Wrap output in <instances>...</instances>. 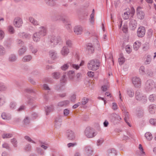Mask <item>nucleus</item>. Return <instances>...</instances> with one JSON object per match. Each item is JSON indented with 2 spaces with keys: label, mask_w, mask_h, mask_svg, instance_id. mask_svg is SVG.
Instances as JSON below:
<instances>
[{
  "label": "nucleus",
  "mask_w": 156,
  "mask_h": 156,
  "mask_svg": "<svg viewBox=\"0 0 156 156\" xmlns=\"http://www.w3.org/2000/svg\"><path fill=\"white\" fill-rule=\"evenodd\" d=\"M136 13L137 17L139 19L142 20L144 18L145 16L144 12L142 11L141 8L140 7H137Z\"/></svg>",
  "instance_id": "9b49d317"
},
{
  "label": "nucleus",
  "mask_w": 156,
  "mask_h": 156,
  "mask_svg": "<svg viewBox=\"0 0 156 156\" xmlns=\"http://www.w3.org/2000/svg\"><path fill=\"white\" fill-rule=\"evenodd\" d=\"M65 15L62 14L58 15V16L59 20H62L64 23L66 28L68 30L69 32L71 31V26L68 21L65 19Z\"/></svg>",
  "instance_id": "423d86ee"
},
{
  "label": "nucleus",
  "mask_w": 156,
  "mask_h": 156,
  "mask_svg": "<svg viewBox=\"0 0 156 156\" xmlns=\"http://www.w3.org/2000/svg\"><path fill=\"white\" fill-rule=\"evenodd\" d=\"M100 64L101 63L98 60L92 59L88 62L87 64V67L90 70L95 71L99 68Z\"/></svg>",
  "instance_id": "f03ea898"
},
{
  "label": "nucleus",
  "mask_w": 156,
  "mask_h": 156,
  "mask_svg": "<svg viewBox=\"0 0 156 156\" xmlns=\"http://www.w3.org/2000/svg\"><path fill=\"white\" fill-rule=\"evenodd\" d=\"M129 26L130 28L132 30H134L136 27L137 23L136 20L131 18L129 19Z\"/></svg>",
  "instance_id": "dca6fc26"
},
{
  "label": "nucleus",
  "mask_w": 156,
  "mask_h": 156,
  "mask_svg": "<svg viewBox=\"0 0 156 156\" xmlns=\"http://www.w3.org/2000/svg\"><path fill=\"white\" fill-rule=\"evenodd\" d=\"M145 136L147 139L149 141L151 140L153 138L152 134L149 132H147L145 133Z\"/></svg>",
  "instance_id": "58836bf2"
},
{
  "label": "nucleus",
  "mask_w": 156,
  "mask_h": 156,
  "mask_svg": "<svg viewBox=\"0 0 156 156\" xmlns=\"http://www.w3.org/2000/svg\"><path fill=\"white\" fill-rule=\"evenodd\" d=\"M76 98V95L74 93L71 94L70 97V100L71 101L74 102L75 101Z\"/></svg>",
  "instance_id": "6e6d98bb"
},
{
  "label": "nucleus",
  "mask_w": 156,
  "mask_h": 156,
  "mask_svg": "<svg viewBox=\"0 0 156 156\" xmlns=\"http://www.w3.org/2000/svg\"><path fill=\"white\" fill-rule=\"evenodd\" d=\"M66 135L68 139L69 140H73L75 138L74 133L70 130H68L67 131Z\"/></svg>",
  "instance_id": "2eb2a0df"
},
{
  "label": "nucleus",
  "mask_w": 156,
  "mask_h": 156,
  "mask_svg": "<svg viewBox=\"0 0 156 156\" xmlns=\"http://www.w3.org/2000/svg\"><path fill=\"white\" fill-rule=\"evenodd\" d=\"M84 150L85 154L88 156L92 155L93 153V149L90 146H85Z\"/></svg>",
  "instance_id": "f8f14e48"
},
{
  "label": "nucleus",
  "mask_w": 156,
  "mask_h": 156,
  "mask_svg": "<svg viewBox=\"0 0 156 156\" xmlns=\"http://www.w3.org/2000/svg\"><path fill=\"white\" fill-rule=\"evenodd\" d=\"M86 45L87 49L88 51L90 53H93L94 51V48L92 44L90 43H88Z\"/></svg>",
  "instance_id": "bb28decb"
},
{
  "label": "nucleus",
  "mask_w": 156,
  "mask_h": 156,
  "mask_svg": "<svg viewBox=\"0 0 156 156\" xmlns=\"http://www.w3.org/2000/svg\"><path fill=\"white\" fill-rule=\"evenodd\" d=\"M123 32L126 33L127 31V24L125 23L123 25V27L122 29Z\"/></svg>",
  "instance_id": "0e129e2a"
},
{
  "label": "nucleus",
  "mask_w": 156,
  "mask_h": 156,
  "mask_svg": "<svg viewBox=\"0 0 156 156\" xmlns=\"http://www.w3.org/2000/svg\"><path fill=\"white\" fill-rule=\"evenodd\" d=\"M132 83L136 88H140L141 86V81L139 77L134 76L132 78Z\"/></svg>",
  "instance_id": "6e6552de"
},
{
  "label": "nucleus",
  "mask_w": 156,
  "mask_h": 156,
  "mask_svg": "<svg viewBox=\"0 0 156 156\" xmlns=\"http://www.w3.org/2000/svg\"><path fill=\"white\" fill-rule=\"evenodd\" d=\"M89 99L88 98L86 97L83 98L82 99V101L81 105H86Z\"/></svg>",
  "instance_id": "864d4df0"
},
{
  "label": "nucleus",
  "mask_w": 156,
  "mask_h": 156,
  "mask_svg": "<svg viewBox=\"0 0 156 156\" xmlns=\"http://www.w3.org/2000/svg\"><path fill=\"white\" fill-rule=\"evenodd\" d=\"M11 142L14 147H17V141L15 138H13L11 139Z\"/></svg>",
  "instance_id": "09e8293b"
},
{
  "label": "nucleus",
  "mask_w": 156,
  "mask_h": 156,
  "mask_svg": "<svg viewBox=\"0 0 156 156\" xmlns=\"http://www.w3.org/2000/svg\"><path fill=\"white\" fill-rule=\"evenodd\" d=\"M32 58L31 55H26L24 56L22 59V61L24 62H27L30 61Z\"/></svg>",
  "instance_id": "e433bc0d"
},
{
  "label": "nucleus",
  "mask_w": 156,
  "mask_h": 156,
  "mask_svg": "<svg viewBox=\"0 0 156 156\" xmlns=\"http://www.w3.org/2000/svg\"><path fill=\"white\" fill-rule=\"evenodd\" d=\"M17 60L16 56L14 54H12L10 55L8 58L9 61L11 62H15Z\"/></svg>",
  "instance_id": "a878e982"
},
{
  "label": "nucleus",
  "mask_w": 156,
  "mask_h": 156,
  "mask_svg": "<svg viewBox=\"0 0 156 156\" xmlns=\"http://www.w3.org/2000/svg\"><path fill=\"white\" fill-rule=\"evenodd\" d=\"M75 73L74 71L71 70L68 72V75L70 80H73L75 76Z\"/></svg>",
  "instance_id": "4c0bfd02"
},
{
  "label": "nucleus",
  "mask_w": 156,
  "mask_h": 156,
  "mask_svg": "<svg viewBox=\"0 0 156 156\" xmlns=\"http://www.w3.org/2000/svg\"><path fill=\"white\" fill-rule=\"evenodd\" d=\"M36 151L37 153L41 155H44L45 154V151L40 147H37Z\"/></svg>",
  "instance_id": "a19ab883"
},
{
  "label": "nucleus",
  "mask_w": 156,
  "mask_h": 156,
  "mask_svg": "<svg viewBox=\"0 0 156 156\" xmlns=\"http://www.w3.org/2000/svg\"><path fill=\"white\" fill-rule=\"evenodd\" d=\"M4 46L8 49L11 48L12 45V39L11 38H8L4 42Z\"/></svg>",
  "instance_id": "6ab92c4d"
},
{
  "label": "nucleus",
  "mask_w": 156,
  "mask_h": 156,
  "mask_svg": "<svg viewBox=\"0 0 156 156\" xmlns=\"http://www.w3.org/2000/svg\"><path fill=\"white\" fill-rule=\"evenodd\" d=\"M145 29L144 27L143 26L140 27L137 30V36L140 37H143L145 34Z\"/></svg>",
  "instance_id": "9d476101"
},
{
  "label": "nucleus",
  "mask_w": 156,
  "mask_h": 156,
  "mask_svg": "<svg viewBox=\"0 0 156 156\" xmlns=\"http://www.w3.org/2000/svg\"><path fill=\"white\" fill-rule=\"evenodd\" d=\"M97 133L91 128H87L85 131V134L88 138H91L94 137L97 135Z\"/></svg>",
  "instance_id": "0eeeda50"
},
{
  "label": "nucleus",
  "mask_w": 156,
  "mask_h": 156,
  "mask_svg": "<svg viewBox=\"0 0 156 156\" xmlns=\"http://www.w3.org/2000/svg\"><path fill=\"white\" fill-rule=\"evenodd\" d=\"M130 14V11H128L124 12L122 15V16L124 20H127L129 17V15Z\"/></svg>",
  "instance_id": "37998d69"
},
{
  "label": "nucleus",
  "mask_w": 156,
  "mask_h": 156,
  "mask_svg": "<svg viewBox=\"0 0 156 156\" xmlns=\"http://www.w3.org/2000/svg\"><path fill=\"white\" fill-rule=\"evenodd\" d=\"M1 117L3 119L5 120H10L12 118V116L10 114L5 112L1 114Z\"/></svg>",
  "instance_id": "a211bd4d"
},
{
  "label": "nucleus",
  "mask_w": 156,
  "mask_h": 156,
  "mask_svg": "<svg viewBox=\"0 0 156 156\" xmlns=\"http://www.w3.org/2000/svg\"><path fill=\"white\" fill-rule=\"evenodd\" d=\"M63 86H62L61 84H57L55 86V89L58 91L62 90V87Z\"/></svg>",
  "instance_id": "774afa93"
},
{
  "label": "nucleus",
  "mask_w": 156,
  "mask_h": 156,
  "mask_svg": "<svg viewBox=\"0 0 156 156\" xmlns=\"http://www.w3.org/2000/svg\"><path fill=\"white\" fill-rule=\"evenodd\" d=\"M137 115L139 117H141L143 116V111L142 109L137 110L136 112Z\"/></svg>",
  "instance_id": "603ef678"
},
{
  "label": "nucleus",
  "mask_w": 156,
  "mask_h": 156,
  "mask_svg": "<svg viewBox=\"0 0 156 156\" xmlns=\"http://www.w3.org/2000/svg\"><path fill=\"white\" fill-rule=\"evenodd\" d=\"M141 45V42L139 41H137L135 42L133 44V48L134 49L135 51H137Z\"/></svg>",
  "instance_id": "c85d7f7f"
},
{
  "label": "nucleus",
  "mask_w": 156,
  "mask_h": 156,
  "mask_svg": "<svg viewBox=\"0 0 156 156\" xmlns=\"http://www.w3.org/2000/svg\"><path fill=\"white\" fill-rule=\"evenodd\" d=\"M40 146L44 150H46L49 147L48 144L45 142H41L40 143Z\"/></svg>",
  "instance_id": "c756f323"
},
{
  "label": "nucleus",
  "mask_w": 156,
  "mask_h": 156,
  "mask_svg": "<svg viewBox=\"0 0 156 156\" xmlns=\"http://www.w3.org/2000/svg\"><path fill=\"white\" fill-rule=\"evenodd\" d=\"M152 61L151 56L150 55H147L145 58L144 63L145 65H147L150 64Z\"/></svg>",
  "instance_id": "5701e85b"
},
{
  "label": "nucleus",
  "mask_w": 156,
  "mask_h": 156,
  "mask_svg": "<svg viewBox=\"0 0 156 156\" xmlns=\"http://www.w3.org/2000/svg\"><path fill=\"white\" fill-rule=\"evenodd\" d=\"M67 81L66 78V76L64 75L62 76L61 79L60 80V83L62 86H64L66 83Z\"/></svg>",
  "instance_id": "79ce46f5"
},
{
  "label": "nucleus",
  "mask_w": 156,
  "mask_h": 156,
  "mask_svg": "<svg viewBox=\"0 0 156 156\" xmlns=\"http://www.w3.org/2000/svg\"><path fill=\"white\" fill-rule=\"evenodd\" d=\"M12 134L11 133H4L2 135V137L3 139L8 138L11 137Z\"/></svg>",
  "instance_id": "5fc2aeb1"
},
{
  "label": "nucleus",
  "mask_w": 156,
  "mask_h": 156,
  "mask_svg": "<svg viewBox=\"0 0 156 156\" xmlns=\"http://www.w3.org/2000/svg\"><path fill=\"white\" fill-rule=\"evenodd\" d=\"M6 87L5 85L2 83H0V90L3 91L5 90Z\"/></svg>",
  "instance_id": "bf43d9fd"
},
{
  "label": "nucleus",
  "mask_w": 156,
  "mask_h": 156,
  "mask_svg": "<svg viewBox=\"0 0 156 156\" xmlns=\"http://www.w3.org/2000/svg\"><path fill=\"white\" fill-rule=\"evenodd\" d=\"M155 87V82L152 80H148L146 82L144 89L145 92L150 93L153 91Z\"/></svg>",
  "instance_id": "7ed1b4c3"
},
{
  "label": "nucleus",
  "mask_w": 156,
  "mask_h": 156,
  "mask_svg": "<svg viewBox=\"0 0 156 156\" xmlns=\"http://www.w3.org/2000/svg\"><path fill=\"white\" fill-rule=\"evenodd\" d=\"M69 63L64 64L61 67V69L64 71L67 70L69 67Z\"/></svg>",
  "instance_id": "13d9d810"
},
{
  "label": "nucleus",
  "mask_w": 156,
  "mask_h": 156,
  "mask_svg": "<svg viewBox=\"0 0 156 156\" xmlns=\"http://www.w3.org/2000/svg\"><path fill=\"white\" fill-rule=\"evenodd\" d=\"M127 95L130 98L133 97L134 95V93L133 89L131 88H129L126 90Z\"/></svg>",
  "instance_id": "4be33fe9"
},
{
  "label": "nucleus",
  "mask_w": 156,
  "mask_h": 156,
  "mask_svg": "<svg viewBox=\"0 0 156 156\" xmlns=\"http://www.w3.org/2000/svg\"><path fill=\"white\" fill-rule=\"evenodd\" d=\"M145 69L144 66H141L140 68L139 72L140 74L144 75L146 74V72H145Z\"/></svg>",
  "instance_id": "a18cd8bd"
},
{
  "label": "nucleus",
  "mask_w": 156,
  "mask_h": 156,
  "mask_svg": "<svg viewBox=\"0 0 156 156\" xmlns=\"http://www.w3.org/2000/svg\"><path fill=\"white\" fill-rule=\"evenodd\" d=\"M135 99L143 104H146L147 101L146 96L143 94L139 90H137L135 92Z\"/></svg>",
  "instance_id": "20e7f679"
},
{
  "label": "nucleus",
  "mask_w": 156,
  "mask_h": 156,
  "mask_svg": "<svg viewBox=\"0 0 156 156\" xmlns=\"http://www.w3.org/2000/svg\"><path fill=\"white\" fill-rule=\"evenodd\" d=\"M146 74H147L149 76H153V72L151 69H147L146 71Z\"/></svg>",
  "instance_id": "69168bd1"
},
{
  "label": "nucleus",
  "mask_w": 156,
  "mask_h": 156,
  "mask_svg": "<svg viewBox=\"0 0 156 156\" xmlns=\"http://www.w3.org/2000/svg\"><path fill=\"white\" fill-rule=\"evenodd\" d=\"M149 122L151 125L153 126H156V119H151L150 120Z\"/></svg>",
  "instance_id": "680f3d73"
},
{
  "label": "nucleus",
  "mask_w": 156,
  "mask_h": 156,
  "mask_svg": "<svg viewBox=\"0 0 156 156\" xmlns=\"http://www.w3.org/2000/svg\"><path fill=\"white\" fill-rule=\"evenodd\" d=\"M26 48L25 46H23L20 48L18 50V53L19 55H23L26 51Z\"/></svg>",
  "instance_id": "7c9ffc66"
},
{
  "label": "nucleus",
  "mask_w": 156,
  "mask_h": 156,
  "mask_svg": "<svg viewBox=\"0 0 156 156\" xmlns=\"http://www.w3.org/2000/svg\"><path fill=\"white\" fill-rule=\"evenodd\" d=\"M62 122V117L61 116H58L56 117L55 120V126L57 128H60Z\"/></svg>",
  "instance_id": "ddd939ff"
},
{
  "label": "nucleus",
  "mask_w": 156,
  "mask_h": 156,
  "mask_svg": "<svg viewBox=\"0 0 156 156\" xmlns=\"http://www.w3.org/2000/svg\"><path fill=\"white\" fill-rule=\"evenodd\" d=\"M29 47V49L32 52V53L35 55V54L38 51L37 48L36 47H34L31 45H30Z\"/></svg>",
  "instance_id": "ea45409f"
},
{
  "label": "nucleus",
  "mask_w": 156,
  "mask_h": 156,
  "mask_svg": "<svg viewBox=\"0 0 156 156\" xmlns=\"http://www.w3.org/2000/svg\"><path fill=\"white\" fill-rule=\"evenodd\" d=\"M149 48V43L147 42H145L143 45V49L144 50L146 51L148 50Z\"/></svg>",
  "instance_id": "e2e57ef3"
},
{
  "label": "nucleus",
  "mask_w": 156,
  "mask_h": 156,
  "mask_svg": "<svg viewBox=\"0 0 156 156\" xmlns=\"http://www.w3.org/2000/svg\"><path fill=\"white\" fill-rule=\"evenodd\" d=\"M30 22L34 26L39 25L38 22L33 18L30 17L29 18Z\"/></svg>",
  "instance_id": "c9c22d12"
},
{
  "label": "nucleus",
  "mask_w": 156,
  "mask_h": 156,
  "mask_svg": "<svg viewBox=\"0 0 156 156\" xmlns=\"http://www.w3.org/2000/svg\"><path fill=\"white\" fill-rule=\"evenodd\" d=\"M69 100H64L60 101L58 103V106L59 107H65L69 103Z\"/></svg>",
  "instance_id": "393cba45"
},
{
  "label": "nucleus",
  "mask_w": 156,
  "mask_h": 156,
  "mask_svg": "<svg viewBox=\"0 0 156 156\" xmlns=\"http://www.w3.org/2000/svg\"><path fill=\"white\" fill-rule=\"evenodd\" d=\"M48 28L45 26H41L38 27V30L34 33L33 35V39L35 42H39L41 38L46 36L48 34Z\"/></svg>",
  "instance_id": "f257e3e1"
},
{
  "label": "nucleus",
  "mask_w": 156,
  "mask_h": 156,
  "mask_svg": "<svg viewBox=\"0 0 156 156\" xmlns=\"http://www.w3.org/2000/svg\"><path fill=\"white\" fill-rule=\"evenodd\" d=\"M148 109L151 114H154L155 113V110L156 109V105L153 104L149 105L148 107Z\"/></svg>",
  "instance_id": "412c9836"
},
{
  "label": "nucleus",
  "mask_w": 156,
  "mask_h": 156,
  "mask_svg": "<svg viewBox=\"0 0 156 156\" xmlns=\"http://www.w3.org/2000/svg\"><path fill=\"white\" fill-rule=\"evenodd\" d=\"M50 56L53 59H54L56 58L57 53L54 50H51L49 52Z\"/></svg>",
  "instance_id": "473e14b6"
},
{
  "label": "nucleus",
  "mask_w": 156,
  "mask_h": 156,
  "mask_svg": "<svg viewBox=\"0 0 156 156\" xmlns=\"http://www.w3.org/2000/svg\"><path fill=\"white\" fill-rule=\"evenodd\" d=\"M60 73L59 72H55L52 74L53 77L55 79H58L59 78Z\"/></svg>",
  "instance_id": "3c124183"
},
{
  "label": "nucleus",
  "mask_w": 156,
  "mask_h": 156,
  "mask_svg": "<svg viewBox=\"0 0 156 156\" xmlns=\"http://www.w3.org/2000/svg\"><path fill=\"white\" fill-rule=\"evenodd\" d=\"M17 104L14 101L11 102L9 104V106L10 109L12 110L16 108Z\"/></svg>",
  "instance_id": "49530a36"
},
{
  "label": "nucleus",
  "mask_w": 156,
  "mask_h": 156,
  "mask_svg": "<svg viewBox=\"0 0 156 156\" xmlns=\"http://www.w3.org/2000/svg\"><path fill=\"white\" fill-rule=\"evenodd\" d=\"M66 44L67 47L69 48H72L73 45V43L72 41L69 39L67 40L66 41Z\"/></svg>",
  "instance_id": "8fccbe9b"
},
{
  "label": "nucleus",
  "mask_w": 156,
  "mask_h": 156,
  "mask_svg": "<svg viewBox=\"0 0 156 156\" xmlns=\"http://www.w3.org/2000/svg\"><path fill=\"white\" fill-rule=\"evenodd\" d=\"M18 36L23 39H29L31 37L30 34L29 33L24 32H20L18 34Z\"/></svg>",
  "instance_id": "4468645a"
},
{
  "label": "nucleus",
  "mask_w": 156,
  "mask_h": 156,
  "mask_svg": "<svg viewBox=\"0 0 156 156\" xmlns=\"http://www.w3.org/2000/svg\"><path fill=\"white\" fill-rule=\"evenodd\" d=\"M61 55L64 56H67L69 52V50L66 46H63L60 51Z\"/></svg>",
  "instance_id": "f3484780"
},
{
  "label": "nucleus",
  "mask_w": 156,
  "mask_h": 156,
  "mask_svg": "<svg viewBox=\"0 0 156 156\" xmlns=\"http://www.w3.org/2000/svg\"><path fill=\"white\" fill-rule=\"evenodd\" d=\"M116 151L114 149H110L108 150V156H116Z\"/></svg>",
  "instance_id": "b1692460"
},
{
  "label": "nucleus",
  "mask_w": 156,
  "mask_h": 156,
  "mask_svg": "<svg viewBox=\"0 0 156 156\" xmlns=\"http://www.w3.org/2000/svg\"><path fill=\"white\" fill-rule=\"evenodd\" d=\"M45 112H46V115H48L49 113L52 111L54 109L53 106L52 105H51L50 106H47L45 108Z\"/></svg>",
  "instance_id": "2f4dec72"
},
{
  "label": "nucleus",
  "mask_w": 156,
  "mask_h": 156,
  "mask_svg": "<svg viewBox=\"0 0 156 156\" xmlns=\"http://www.w3.org/2000/svg\"><path fill=\"white\" fill-rule=\"evenodd\" d=\"M5 48L2 45H0V56H2L5 55Z\"/></svg>",
  "instance_id": "de8ad7c7"
},
{
  "label": "nucleus",
  "mask_w": 156,
  "mask_h": 156,
  "mask_svg": "<svg viewBox=\"0 0 156 156\" xmlns=\"http://www.w3.org/2000/svg\"><path fill=\"white\" fill-rule=\"evenodd\" d=\"M23 23L22 19L19 17L16 18L13 21L14 25L17 27H20Z\"/></svg>",
  "instance_id": "1a4fd4ad"
},
{
  "label": "nucleus",
  "mask_w": 156,
  "mask_h": 156,
  "mask_svg": "<svg viewBox=\"0 0 156 156\" xmlns=\"http://www.w3.org/2000/svg\"><path fill=\"white\" fill-rule=\"evenodd\" d=\"M61 41L62 39L60 37L51 35L49 37V43L51 47H54Z\"/></svg>",
  "instance_id": "39448f33"
},
{
  "label": "nucleus",
  "mask_w": 156,
  "mask_h": 156,
  "mask_svg": "<svg viewBox=\"0 0 156 156\" xmlns=\"http://www.w3.org/2000/svg\"><path fill=\"white\" fill-rule=\"evenodd\" d=\"M5 103V98L4 96H0V106L3 105Z\"/></svg>",
  "instance_id": "4d7b16f0"
},
{
  "label": "nucleus",
  "mask_w": 156,
  "mask_h": 156,
  "mask_svg": "<svg viewBox=\"0 0 156 156\" xmlns=\"http://www.w3.org/2000/svg\"><path fill=\"white\" fill-rule=\"evenodd\" d=\"M82 27L79 26H76L74 29V32L77 35L81 34L82 33Z\"/></svg>",
  "instance_id": "aec40b11"
},
{
  "label": "nucleus",
  "mask_w": 156,
  "mask_h": 156,
  "mask_svg": "<svg viewBox=\"0 0 156 156\" xmlns=\"http://www.w3.org/2000/svg\"><path fill=\"white\" fill-rule=\"evenodd\" d=\"M119 106L122 110L123 111H124L123 112L124 113L125 116L124 118H126V119H128L129 115V112L125 111V108L122 104H120Z\"/></svg>",
  "instance_id": "cd10ccee"
},
{
  "label": "nucleus",
  "mask_w": 156,
  "mask_h": 156,
  "mask_svg": "<svg viewBox=\"0 0 156 156\" xmlns=\"http://www.w3.org/2000/svg\"><path fill=\"white\" fill-rule=\"evenodd\" d=\"M148 100L151 102H154L156 100V96L155 94H150L148 97Z\"/></svg>",
  "instance_id": "f704fd0d"
},
{
  "label": "nucleus",
  "mask_w": 156,
  "mask_h": 156,
  "mask_svg": "<svg viewBox=\"0 0 156 156\" xmlns=\"http://www.w3.org/2000/svg\"><path fill=\"white\" fill-rule=\"evenodd\" d=\"M25 139L27 141L33 143H35V142L29 136H25Z\"/></svg>",
  "instance_id": "338daca9"
},
{
  "label": "nucleus",
  "mask_w": 156,
  "mask_h": 156,
  "mask_svg": "<svg viewBox=\"0 0 156 156\" xmlns=\"http://www.w3.org/2000/svg\"><path fill=\"white\" fill-rule=\"evenodd\" d=\"M8 29L10 34H13L15 32V30L13 27L11 26H9L8 27Z\"/></svg>",
  "instance_id": "052dcab7"
},
{
  "label": "nucleus",
  "mask_w": 156,
  "mask_h": 156,
  "mask_svg": "<svg viewBox=\"0 0 156 156\" xmlns=\"http://www.w3.org/2000/svg\"><path fill=\"white\" fill-rule=\"evenodd\" d=\"M24 126H25L28 125L30 122V119L29 118L28 116H26L23 121Z\"/></svg>",
  "instance_id": "c03bdc74"
},
{
  "label": "nucleus",
  "mask_w": 156,
  "mask_h": 156,
  "mask_svg": "<svg viewBox=\"0 0 156 156\" xmlns=\"http://www.w3.org/2000/svg\"><path fill=\"white\" fill-rule=\"evenodd\" d=\"M55 0H45L46 3L48 5L53 6L55 4Z\"/></svg>",
  "instance_id": "72a5a7b5"
}]
</instances>
